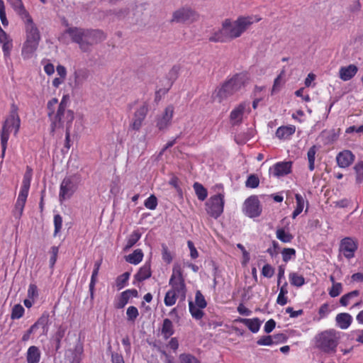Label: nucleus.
Masks as SVG:
<instances>
[{
	"instance_id": "f257e3e1",
	"label": "nucleus",
	"mask_w": 363,
	"mask_h": 363,
	"mask_svg": "<svg viewBox=\"0 0 363 363\" xmlns=\"http://www.w3.org/2000/svg\"><path fill=\"white\" fill-rule=\"evenodd\" d=\"M262 20L259 16H240L235 20L225 19L220 28L210 37L211 42H228L240 37L254 23Z\"/></svg>"
},
{
	"instance_id": "f03ea898",
	"label": "nucleus",
	"mask_w": 363,
	"mask_h": 363,
	"mask_svg": "<svg viewBox=\"0 0 363 363\" xmlns=\"http://www.w3.org/2000/svg\"><path fill=\"white\" fill-rule=\"evenodd\" d=\"M68 36L72 42L77 43L84 52H91L94 45L103 42L106 38V35L101 30L72 26L68 27L59 35L58 40L67 44Z\"/></svg>"
},
{
	"instance_id": "7ed1b4c3",
	"label": "nucleus",
	"mask_w": 363,
	"mask_h": 363,
	"mask_svg": "<svg viewBox=\"0 0 363 363\" xmlns=\"http://www.w3.org/2000/svg\"><path fill=\"white\" fill-rule=\"evenodd\" d=\"M343 335V333L333 328L321 331L313 338L314 347L322 352L335 354Z\"/></svg>"
},
{
	"instance_id": "20e7f679",
	"label": "nucleus",
	"mask_w": 363,
	"mask_h": 363,
	"mask_svg": "<svg viewBox=\"0 0 363 363\" xmlns=\"http://www.w3.org/2000/svg\"><path fill=\"white\" fill-rule=\"evenodd\" d=\"M18 106L13 103L11 105L9 114L3 123L2 129L0 133L1 145L2 148V157H4L5 155L10 133L13 131V133L16 135L19 130L21 119L18 116Z\"/></svg>"
},
{
	"instance_id": "39448f33",
	"label": "nucleus",
	"mask_w": 363,
	"mask_h": 363,
	"mask_svg": "<svg viewBox=\"0 0 363 363\" xmlns=\"http://www.w3.org/2000/svg\"><path fill=\"white\" fill-rule=\"evenodd\" d=\"M48 116L51 121V131L54 132L59 128H71L74 120V112L67 109V101L63 98L58 105L56 113L51 116V113L48 112Z\"/></svg>"
},
{
	"instance_id": "423d86ee",
	"label": "nucleus",
	"mask_w": 363,
	"mask_h": 363,
	"mask_svg": "<svg viewBox=\"0 0 363 363\" xmlns=\"http://www.w3.org/2000/svg\"><path fill=\"white\" fill-rule=\"evenodd\" d=\"M78 188V179L75 176H69L62 181L59 199L62 203L63 201L70 199Z\"/></svg>"
},
{
	"instance_id": "0eeeda50",
	"label": "nucleus",
	"mask_w": 363,
	"mask_h": 363,
	"mask_svg": "<svg viewBox=\"0 0 363 363\" xmlns=\"http://www.w3.org/2000/svg\"><path fill=\"white\" fill-rule=\"evenodd\" d=\"M224 196L218 194L212 196L206 203V211L207 213L214 218H218L223 212Z\"/></svg>"
},
{
	"instance_id": "6e6552de",
	"label": "nucleus",
	"mask_w": 363,
	"mask_h": 363,
	"mask_svg": "<svg viewBox=\"0 0 363 363\" xmlns=\"http://www.w3.org/2000/svg\"><path fill=\"white\" fill-rule=\"evenodd\" d=\"M169 284L172 286V291H174L178 296H181L183 298H185L186 287L182 271L179 266H174L173 267Z\"/></svg>"
},
{
	"instance_id": "1a4fd4ad",
	"label": "nucleus",
	"mask_w": 363,
	"mask_h": 363,
	"mask_svg": "<svg viewBox=\"0 0 363 363\" xmlns=\"http://www.w3.org/2000/svg\"><path fill=\"white\" fill-rule=\"evenodd\" d=\"M198 14L189 7L180 8L172 13V23H193L198 19Z\"/></svg>"
},
{
	"instance_id": "9d476101",
	"label": "nucleus",
	"mask_w": 363,
	"mask_h": 363,
	"mask_svg": "<svg viewBox=\"0 0 363 363\" xmlns=\"http://www.w3.org/2000/svg\"><path fill=\"white\" fill-rule=\"evenodd\" d=\"M249 82V77L247 73H239L234 75L231 79L226 81L224 84L231 94L235 93L244 87Z\"/></svg>"
},
{
	"instance_id": "9b49d317",
	"label": "nucleus",
	"mask_w": 363,
	"mask_h": 363,
	"mask_svg": "<svg viewBox=\"0 0 363 363\" xmlns=\"http://www.w3.org/2000/svg\"><path fill=\"white\" fill-rule=\"evenodd\" d=\"M357 247L358 243L352 238L347 237L340 241V251L348 259L354 257Z\"/></svg>"
},
{
	"instance_id": "f8f14e48",
	"label": "nucleus",
	"mask_w": 363,
	"mask_h": 363,
	"mask_svg": "<svg viewBox=\"0 0 363 363\" xmlns=\"http://www.w3.org/2000/svg\"><path fill=\"white\" fill-rule=\"evenodd\" d=\"M148 112V105L143 103L135 111L132 121L130 123V128L134 130H139Z\"/></svg>"
},
{
	"instance_id": "ddd939ff",
	"label": "nucleus",
	"mask_w": 363,
	"mask_h": 363,
	"mask_svg": "<svg viewBox=\"0 0 363 363\" xmlns=\"http://www.w3.org/2000/svg\"><path fill=\"white\" fill-rule=\"evenodd\" d=\"M243 211L245 213L250 217H257L260 215L262 209L259 201L256 196H250L244 203Z\"/></svg>"
},
{
	"instance_id": "4468645a",
	"label": "nucleus",
	"mask_w": 363,
	"mask_h": 363,
	"mask_svg": "<svg viewBox=\"0 0 363 363\" xmlns=\"http://www.w3.org/2000/svg\"><path fill=\"white\" fill-rule=\"evenodd\" d=\"M26 22V40L39 43L40 35L30 16L24 19Z\"/></svg>"
},
{
	"instance_id": "2eb2a0df",
	"label": "nucleus",
	"mask_w": 363,
	"mask_h": 363,
	"mask_svg": "<svg viewBox=\"0 0 363 363\" xmlns=\"http://www.w3.org/2000/svg\"><path fill=\"white\" fill-rule=\"evenodd\" d=\"M174 113L172 106H168L164 112L157 118L156 125L160 130H165L170 125Z\"/></svg>"
},
{
	"instance_id": "dca6fc26",
	"label": "nucleus",
	"mask_w": 363,
	"mask_h": 363,
	"mask_svg": "<svg viewBox=\"0 0 363 363\" xmlns=\"http://www.w3.org/2000/svg\"><path fill=\"white\" fill-rule=\"evenodd\" d=\"M355 156L350 150H343L340 152L336 156L337 165L340 168H347L350 167L354 161Z\"/></svg>"
},
{
	"instance_id": "f3484780",
	"label": "nucleus",
	"mask_w": 363,
	"mask_h": 363,
	"mask_svg": "<svg viewBox=\"0 0 363 363\" xmlns=\"http://www.w3.org/2000/svg\"><path fill=\"white\" fill-rule=\"evenodd\" d=\"M247 108H248V104L243 102L231 111L230 118L233 124H237L242 121L243 114Z\"/></svg>"
},
{
	"instance_id": "a211bd4d",
	"label": "nucleus",
	"mask_w": 363,
	"mask_h": 363,
	"mask_svg": "<svg viewBox=\"0 0 363 363\" xmlns=\"http://www.w3.org/2000/svg\"><path fill=\"white\" fill-rule=\"evenodd\" d=\"M291 162H278L273 166V174L275 177H282L291 172Z\"/></svg>"
},
{
	"instance_id": "6ab92c4d",
	"label": "nucleus",
	"mask_w": 363,
	"mask_h": 363,
	"mask_svg": "<svg viewBox=\"0 0 363 363\" xmlns=\"http://www.w3.org/2000/svg\"><path fill=\"white\" fill-rule=\"evenodd\" d=\"M357 71L358 68L354 65L342 67L339 70V77L343 81H348L357 74Z\"/></svg>"
},
{
	"instance_id": "aec40b11",
	"label": "nucleus",
	"mask_w": 363,
	"mask_h": 363,
	"mask_svg": "<svg viewBox=\"0 0 363 363\" xmlns=\"http://www.w3.org/2000/svg\"><path fill=\"white\" fill-rule=\"evenodd\" d=\"M232 95L231 92L227 87H225V85L223 83L221 86L218 87L215 90L213 94V99L215 101L222 103Z\"/></svg>"
},
{
	"instance_id": "412c9836",
	"label": "nucleus",
	"mask_w": 363,
	"mask_h": 363,
	"mask_svg": "<svg viewBox=\"0 0 363 363\" xmlns=\"http://www.w3.org/2000/svg\"><path fill=\"white\" fill-rule=\"evenodd\" d=\"M89 72L86 69H78L73 74L74 82L73 86L78 88L88 79Z\"/></svg>"
},
{
	"instance_id": "4be33fe9",
	"label": "nucleus",
	"mask_w": 363,
	"mask_h": 363,
	"mask_svg": "<svg viewBox=\"0 0 363 363\" xmlns=\"http://www.w3.org/2000/svg\"><path fill=\"white\" fill-rule=\"evenodd\" d=\"M335 321L337 325L342 330L347 329L352 322V317L347 313H341L336 315Z\"/></svg>"
},
{
	"instance_id": "5701e85b",
	"label": "nucleus",
	"mask_w": 363,
	"mask_h": 363,
	"mask_svg": "<svg viewBox=\"0 0 363 363\" xmlns=\"http://www.w3.org/2000/svg\"><path fill=\"white\" fill-rule=\"evenodd\" d=\"M38 44L39 43L26 40L22 48L21 55L23 57L24 59L31 58L37 50Z\"/></svg>"
},
{
	"instance_id": "b1692460",
	"label": "nucleus",
	"mask_w": 363,
	"mask_h": 363,
	"mask_svg": "<svg viewBox=\"0 0 363 363\" xmlns=\"http://www.w3.org/2000/svg\"><path fill=\"white\" fill-rule=\"evenodd\" d=\"M296 127L293 125L288 126H281L276 131V136L281 140H287L294 134Z\"/></svg>"
},
{
	"instance_id": "393cba45",
	"label": "nucleus",
	"mask_w": 363,
	"mask_h": 363,
	"mask_svg": "<svg viewBox=\"0 0 363 363\" xmlns=\"http://www.w3.org/2000/svg\"><path fill=\"white\" fill-rule=\"evenodd\" d=\"M41 353L36 346H30L26 354V360L28 363H38L40 360Z\"/></svg>"
},
{
	"instance_id": "a878e982",
	"label": "nucleus",
	"mask_w": 363,
	"mask_h": 363,
	"mask_svg": "<svg viewBox=\"0 0 363 363\" xmlns=\"http://www.w3.org/2000/svg\"><path fill=\"white\" fill-rule=\"evenodd\" d=\"M238 321L245 324L249 328V330L254 333H256L259 331L261 325V322L257 318L252 319L239 318Z\"/></svg>"
},
{
	"instance_id": "bb28decb",
	"label": "nucleus",
	"mask_w": 363,
	"mask_h": 363,
	"mask_svg": "<svg viewBox=\"0 0 363 363\" xmlns=\"http://www.w3.org/2000/svg\"><path fill=\"white\" fill-rule=\"evenodd\" d=\"M49 315L43 313L38 320L33 324L36 329L41 328L43 335H46L48 331Z\"/></svg>"
},
{
	"instance_id": "cd10ccee",
	"label": "nucleus",
	"mask_w": 363,
	"mask_h": 363,
	"mask_svg": "<svg viewBox=\"0 0 363 363\" xmlns=\"http://www.w3.org/2000/svg\"><path fill=\"white\" fill-rule=\"evenodd\" d=\"M151 276V269L150 264H145L143 267H141L138 272V273L135 275V279L142 281H144Z\"/></svg>"
},
{
	"instance_id": "c85d7f7f",
	"label": "nucleus",
	"mask_w": 363,
	"mask_h": 363,
	"mask_svg": "<svg viewBox=\"0 0 363 363\" xmlns=\"http://www.w3.org/2000/svg\"><path fill=\"white\" fill-rule=\"evenodd\" d=\"M174 333V330L172 322L168 318L164 319L162 328V335L164 338L168 339Z\"/></svg>"
},
{
	"instance_id": "c756f323",
	"label": "nucleus",
	"mask_w": 363,
	"mask_h": 363,
	"mask_svg": "<svg viewBox=\"0 0 363 363\" xmlns=\"http://www.w3.org/2000/svg\"><path fill=\"white\" fill-rule=\"evenodd\" d=\"M143 258V252L142 250L137 249L133 251L132 254L128 255L125 257L126 262L133 264H139Z\"/></svg>"
},
{
	"instance_id": "7c9ffc66",
	"label": "nucleus",
	"mask_w": 363,
	"mask_h": 363,
	"mask_svg": "<svg viewBox=\"0 0 363 363\" xmlns=\"http://www.w3.org/2000/svg\"><path fill=\"white\" fill-rule=\"evenodd\" d=\"M13 8V9L21 16L22 18L25 19L29 13L25 9L21 0H9Z\"/></svg>"
},
{
	"instance_id": "2f4dec72",
	"label": "nucleus",
	"mask_w": 363,
	"mask_h": 363,
	"mask_svg": "<svg viewBox=\"0 0 363 363\" xmlns=\"http://www.w3.org/2000/svg\"><path fill=\"white\" fill-rule=\"evenodd\" d=\"M296 199V208L292 213V218H296L303 210L304 204H305V200L303 197L299 194H296L295 195Z\"/></svg>"
},
{
	"instance_id": "473e14b6",
	"label": "nucleus",
	"mask_w": 363,
	"mask_h": 363,
	"mask_svg": "<svg viewBox=\"0 0 363 363\" xmlns=\"http://www.w3.org/2000/svg\"><path fill=\"white\" fill-rule=\"evenodd\" d=\"M289 279L291 284L296 287H301L305 284L304 277L296 272H290Z\"/></svg>"
},
{
	"instance_id": "72a5a7b5",
	"label": "nucleus",
	"mask_w": 363,
	"mask_h": 363,
	"mask_svg": "<svg viewBox=\"0 0 363 363\" xmlns=\"http://www.w3.org/2000/svg\"><path fill=\"white\" fill-rule=\"evenodd\" d=\"M288 284L284 282V284L280 287L279 294L278 295L277 303L281 306H284L287 303V297L286 295L288 294Z\"/></svg>"
},
{
	"instance_id": "f704fd0d",
	"label": "nucleus",
	"mask_w": 363,
	"mask_h": 363,
	"mask_svg": "<svg viewBox=\"0 0 363 363\" xmlns=\"http://www.w3.org/2000/svg\"><path fill=\"white\" fill-rule=\"evenodd\" d=\"M189 312L194 318L200 320L203 318L204 314L202 311L203 308H200L196 305H194L191 301L189 302Z\"/></svg>"
},
{
	"instance_id": "c9c22d12",
	"label": "nucleus",
	"mask_w": 363,
	"mask_h": 363,
	"mask_svg": "<svg viewBox=\"0 0 363 363\" xmlns=\"http://www.w3.org/2000/svg\"><path fill=\"white\" fill-rule=\"evenodd\" d=\"M141 235L138 231H133L128 238L126 245L124 250H128L131 248L140 238Z\"/></svg>"
},
{
	"instance_id": "e433bc0d",
	"label": "nucleus",
	"mask_w": 363,
	"mask_h": 363,
	"mask_svg": "<svg viewBox=\"0 0 363 363\" xmlns=\"http://www.w3.org/2000/svg\"><path fill=\"white\" fill-rule=\"evenodd\" d=\"M194 189L196 192V194L198 199L200 201H204L207 197V190L203 187V186L198 182L194 183Z\"/></svg>"
},
{
	"instance_id": "4c0bfd02",
	"label": "nucleus",
	"mask_w": 363,
	"mask_h": 363,
	"mask_svg": "<svg viewBox=\"0 0 363 363\" xmlns=\"http://www.w3.org/2000/svg\"><path fill=\"white\" fill-rule=\"evenodd\" d=\"M277 238L283 242H291L293 239V235L284 229L279 228L276 232Z\"/></svg>"
},
{
	"instance_id": "58836bf2",
	"label": "nucleus",
	"mask_w": 363,
	"mask_h": 363,
	"mask_svg": "<svg viewBox=\"0 0 363 363\" xmlns=\"http://www.w3.org/2000/svg\"><path fill=\"white\" fill-rule=\"evenodd\" d=\"M355 172L356 183L361 184L363 182V161H359L354 166Z\"/></svg>"
},
{
	"instance_id": "ea45409f",
	"label": "nucleus",
	"mask_w": 363,
	"mask_h": 363,
	"mask_svg": "<svg viewBox=\"0 0 363 363\" xmlns=\"http://www.w3.org/2000/svg\"><path fill=\"white\" fill-rule=\"evenodd\" d=\"M177 293H175L174 291L169 290L164 296V302L165 306H172L175 304L177 301Z\"/></svg>"
},
{
	"instance_id": "a19ab883",
	"label": "nucleus",
	"mask_w": 363,
	"mask_h": 363,
	"mask_svg": "<svg viewBox=\"0 0 363 363\" xmlns=\"http://www.w3.org/2000/svg\"><path fill=\"white\" fill-rule=\"evenodd\" d=\"M24 312L25 309L21 304H16L12 308L11 318L12 320L19 319L23 317Z\"/></svg>"
},
{
	"instance_id": "79ce46f5",
	"label": "nucleus",
	"mask_w": 363,
	"mask_h": 363,
	"mask_svg": "<svg viewBox=\"0 0 363 363\" xmlns=\"http://www.w3.org/2000/svg\"><path fill=\"white\" fill-rule=\"evenodd\" d=\"M316 154V147L312 146L308 151L307 157L308 160V169L310 171H313L315 168V158Z\"/></svg>"
},
{
	"instance_id": "37998d69",
	"label": "nucleus",
	"mask_w": 363,
	"mask_h": 363,
	"mask_svg": "<svg viewBox=\"0 0 363 363\" xmlns=\"http://www.w3.org/2000/svg\"><path fill=\"white\" fill-rule=\"evenodd\" d=\"M130 275L129 272H125L117 277L116 280V285L118 290L125 287L129 279Z\"/></svg>"
},
{
	"instance_id": "c03bdc74",
	"label": "nucleus",
	"mask_w": 363,
	"mask_h": 363,
	"mask_svg": "<svg viewBox=\"0 0 363 363\" xmlns=\"http://www.w3.org/2000/svg\"><path fill=\"white\" fill-rule=\"evenodd\" d=\"M359 294V291L354 290L347 294H345L340 298V303L342 306H346L349 304L351 298L357 296Z\"/></svg>"
},
{
	"instance_id": "a18cd8bd",
	"label": "nucleus",
	"mask_w": 363,
	"mask_h": 363,
	"mask_svg": "<svg viewBox=\"0 0 363 363\" xmlns=\"http://www.w3.org/2000/svg\"><path fill=\"white\" fill-rule=\"evenodd\" d=\"M32 169L29 167H27L26 171L23 176L21 187L24 189H30Z\"/></svg>"
},
{
	"instance_id": "49530a36",
	"label": "nucleus",
	"mask_w": 363,
	"mask_h": 363,
	"mask_svg": "<svg viewBox=\"0 0 363 363\" xmlns=\"http://www.w3.org/2000/svg\"><path fill=\"white\" fill-rule=\"evenodd\" d=\"M181 363H201L200 361L191 354H181L179 355Z\"/></svg>"
},
{
	"instance_id": "de8ad7c7",
	"label": "nucleus",
	"mask_w": 363,
	"mask_h": 363,
	"mask_svg": "<svg viewBox=\"0 0 363 363\" xmlns=\"http://www.w3.org/2000/svg\"><path fill=\"white\" fill-rule=\"evenodd\" d=\"M283 261L288 262L292 258L295 257L296 250L294 248H284L282 252Z\"/></svg>"
},
{
	"instance_id": "09e8293b",
	"label": "nucleus",
	"mask_w": 363,
	"mask_h": 363,
	"mask_svg": "<svg viewBox=\"0 0 363 363\" xmlns=\"http://www.w3.org/2000/svg\"><path fill=\"white\" fill-rule=\"evenodd\" d=\"M195 305L200 308H204L206 307L207 303L203 295L200 291H197L195 295Z\"/></svg>"
},
{
	"instance_id": "8fccbe9b",
	"label": "nucleus",
	"mask_w": 363,
	"mask_h": 363,
	"mask_svg": "<svg viewBox=\"0 0 363 363\" xmlns=\"http://www.w3.org/2000/svg\"><path fill=\"white\" fill-rule=\"evenodd\" d=\"M127 319L129 321H135V320L138 318L139 313L138 310L135 306H129L126 311Z\"/></svg>"
},
{
	"instance_id": "3c124183",
	"label": "nucleus",
	"mask_w": 363,
	"mask_h": 363,
	"mask_svg": "<svg viewBox=\"0 0 363 363\" xmlns=\"http://www.w3.org/2000/svg\"><path fill=\"white\" fill-rule=\"evenodd\" d=\"M145 206L150 210H155L157 206V199L155 195L149 196L144 203Z\"/></svg>"
},
{
	"instance_id": "603ef678",
	"label": "nucleus",
	"mask_w": 363,
	"mask_h": 363,
	"mask_svg": "<svg viewBox=\"0 0 363 363\" xmlns=\"http://www.w3.org/2000/svg\"><path fill=\"white\" fill-rule=\"evenodd\" d=\"M54 236L55 237L61 231L62 227V218L60 215L57 214L54 216Z\"/></svg>"
},
{
	"instance_id": "864d4df0",
	"label": "nucleus",
	"mask_w": 363,
	"mask_h": 363,
	"mask_svg": "<svg viewBox=\"0 0 363 363\" xmlns=\"http://www.w3.org/2000/svg\"><path fill=\"white\" fill-rule=\"evenodd\" d=\"M259 178L255 174L250 175L245 182V186L249 188H256L259 186Z\"/></svg>"
},
{
	"instance_id": "5fc2aeb1",
	"label": "nucleus",
	"mask_w": 363,
	"mask_h": 363,
	"mask_svg": "<svg viewBox=\"0 0 363 363\" xmlns=\"http://www.w3.org/2000/svg\"><path fill=\"white\" fill-rule=\"evenodd\" d=\"M342 290V286L340 283H334L329 290V294L331 297H336L340 294Z\"/></svg>"
},
{
	"instance_id": "6e6d98bb",
	"label": "nucleus",
	"mask_w": 363,
	"mask_h": 363,
	"mask_svg": "<svg viewBox=\"0 0 363 363\" xmlns=\"http://www.w3.org/2000/svg\"><path fill=\"white\" fill-rule=\"evenodd\" d=\"M0 20L4 26H8L9 21L6 18L5 5L3 0H0Z\"/></svg>"
},
{
	"instance_id": "4d7b16f0",
	"label": "nucleus",
	"mask_w": 363,
	"mask_h": 363,
	"mask_svg": "<svg viewBox=\"0 0 363 363\" xmlns=\"http://www.w3.org/2000/svg\"><path fill=\"white\" fill-rule=\"evenodd\" d=\"M129 299L130 297L125 293V291L122 292L118 302L117 303L116 307L118 308H123L128 303Z\"/></svg>"
},
{
	"instance_id": "13d9d810",
	"label": "nucleus",
	"mask_w": 363,
	"mask_h": 363,
	"mask_svg": "<svg viewBox=\"0 0 363 363\" xmlns=\"http://www.w3.org/2000/svg\"><path fill=\"white\" fill-rule=\"evenodd\" d=\"M274 274V269L270 264H265L262 267V274L267 278H271Z\"/></svg>"
},
{
	"instance_id": "bf43d9fd",
	"label": "nucleus",
	"mask_w": 363,
	"mask_h": 363,
	"mask_svg": "<svg viewBox=\"0 0 363 363\" xmlns=\"http://www.w3.org/2000/svg\"><path fill=\"white\" fill-rule=\"evenodd\" d=\"M38 296V288L35 284H30L28 289V297L30 299L34 300Z\"/></svg>"
},
{
	"instance_id": "052dcab7",
	"label": "nucleus",
	"mask_w": 363,
	"mask_h": 363,
	"mask_svg": "<svg viewBox=\"0 0 363 363\" xmlns=\"http://www.w3.org/2000/svg\"><path fill=\"white\" fill-rule=\"evenodd\" d=\"M259 345L269 346L273 345V337L272 335L261 337L257 342Z\"/></svg>"
},
{
	"instance_id": "680f3d73",
	"label": "nucleus",
	"mask_w": 363,
	"mask_h": 363,
	"mask_svg": "<svg viewBox=\"0 0 363 363\" xmlns=\"http://www.w3.org/2000/svg\"><path fill=\"white\" fill-rule=\"evenodd\" d=\"M162 259L167 263H170L172 260V257L170 252L168 250V247L165 245H162Z\"/></svg>"
},
{
	"instance_id": "e2e57ef3",
	"label": "nucleus",
	"mask_w": 363,
	"mask_h": 363,
	"mask_svg": "<svg viewBox=\"0 0 363 363\" xmlns=\"http://www.w3.org/2000/svg\"><path fill=\"white\" fill-rule=\"evenodd\" d=\"M58 252H59L58 247L53 246L51 247V254L52 255L50 258V264L52 267L55 265V264L57 261Z\"/></svg>"
},
{
	"instance_id": "0e129e2a",
	"label": "nucleus",
	"mask_w": 363,
	"mask_h": 363,
	"mask_svg": "<svg viewBox=\"0 0 363 363\" xmlns=\"http://www.w3.org/2000/svg\"><path fill=\"white\" fill-rule=\"evenodd\" d=\"M29 189H24L23 187L21 188V191L19 192L17 201H21L23 203L26 202V199L28 195Z\"/></svg>"
},
{
	"instance_id": "69168bd1",
	"label": "nucleus",
	"mask_w": 363,
	"mask_h": 363,
	"mask_svg": "<svg viewBox=\"0 0 363 363\" xmlns=\"http://www.w3.org/2000/svg\"><path fill=\"white\" fill-rule=\"evenodd\" d=\"M276 326V322L273 319L267 320L264 325V330L266 333H271Z\"/></svg>"
},
{
	"instance_id": "338daca9",
	"label": "nucleus",
	"mask_w": 363,
	"mask_h": 363,
	"mask_svg": "<svg viewBox=\"0 0 363 363\" xmlns=\"http://www.w3.org/2000/svg\"><path fill=\"white\" fill-rule=\"evenodd\" d=\"M187 245L190 250L191 257L192 259H196L199 257V252H198L197 250L196 249V247H194V243L191 240H189L187 242Z\"/></svg>"
},
{
	"instance_id": "774afa93",
	"label": "nucleus",
	"mask_w": 363,
	"mask_h": 363,
	"mask_svg": "<svg viewBox=\"0 0 363 363\" xmlns=\"http://www.w3.org/2000/svg\"><path fill=\"white\" fill-rule=\"evenodd\" d=\"M58 100L55 98L52 99L48 102L47 108L48 112L51 113V116L55 113V108L57 105Z\"/></svg>"
}]
</instances>
